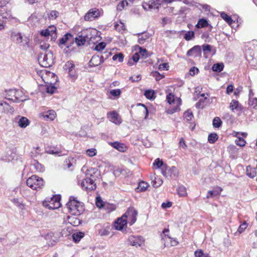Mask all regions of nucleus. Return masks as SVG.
I'll use <instances>...</instances> for the list:
<instances>
[{"instance_id":"9d476101","label":"nucleus","mask_w":257,"mask_h":257,"mask_svg":"<svg viewBox=\"0 0 257 257\" xmlns=\"http://www.w3.org/2000/svg\"><path fill=\"white\" fill-rule=\"evenodd\" d=\"M81 186L83 189L87 191H92L96 188V184L93 179L90 178L83 179L81 183Z\"/></svg>"},{"instance_id":"aec40b11","label":"nucleus","mask_w":257,"mask_h":257,"mask_svg":"<svg viewBox=\"0 0 257 257\" xmlns=\"http://www.w3.org/2000/svg\"><path fill=\"white\" fill-rule=\"evenodd\" d=\"M109 144L114 149L121 152H125L127 149L126 146L124 144L118 142H110Z\"/></svg>"},{"instance_id":"58836bf2","label":"nucleus","mask_w":257,"mask_h":257,"mask_svg":"<svg viewBox=\"0 0 257 257\" xmlns=\"http://www.w3.org/2000/svg\"><path fill=\"white\" fill-rule=\"evenodd\" d=\"M218 137L216 134L211 133L208 137V141L211 144L214 143L218 139Z\"/></svg>"},{"instance_id":"39448f33","label":"nucleus","mask_w":257,"mask_h":257,"mask_svg":"<svg viewBox=\"0 0 257 257\" xmlns=\"http://www.w3.org/2000/svg\"><path fill=\"white\" fill-rule=\"evenodd\" d=\"M60 198L59 196H54L50 198H47L43 202V205L46 208L54 210L58 208L60 206Z\"/></svg>"},{"instance_id":"393cba45","label":"nucleus","mask_w":257,"mask_h":257,"mask_svg":"<svg viewBox=\"0 0 257 257\" xmlns=\"http://www.w3.org/2000/svg\"><path fill=\"white\" fill-rule=\"evenodd\" d=\"M74 67L75 65L72 61L67 62L64 66V69L66 70H68L69 75L73 78L76 77V75H75L74 74L71 73V72L72 71V70L74 69Z\"/></svg>"},{"instance_id":"de8ad7c7","label":"nucleus","mask_w":257,"mask_h":257,"mask_svg":"<svg viewBox=\"0 0 257 257\" xmlns=\"http://www.w3.org/2000/svg\"><path fill=\"white\" fill-rule=\"evenodd\" d=\"M154 91L152 90H148L145 91L144 93L145 96L147 98L152 99L154 98Z\"/></svg>"},{"instance_id":"4be33fe9","label":"nucleus","mask_w":257,"mask_h":257,"mask_svg":"<svg viewBox=\"0 0 257 257\" xmlns=\"http://www.w3.org/2000/svg\"><path fill=\"white\" fill-rule=\"evenodd\" d=\"M11 38L13 41L18 44H21L24 46L25 44H23V36L20 33L12 32L11 34Z\"/></svg>"},{"instance_id":"49530a36","label":"nucleus","mask_w":257,"mask_h":257,"mask_svg":"<svg viewBox=\"0 0 257 257\" xmlns=\"http://www.w3.org/2000/svg\"><path fill=\"white\" fill-rule=\"evenodd\" d=\"M47 152L50 154L59 155L61 153L62 151L58 149L49 148L47 150Z\"/></svg>"},{"instance_id":"0eeeda50","label":"nucleus","mask_w":257,"mask_h":257,"mask_svg":"<svg viewBox=\"0 0 257 257\" xmlns=\"http://www.w3.org/2000/svg\"><path fill=\"white\" fill-rule=\"evenodd\" d=\"M21 93L22 92L21 91L16 89L6 90L5 94V98L15 102L22 101V99L19 98V96Z\"/></svg>"},{"instance_id":"09e8293b","label":"nucleus","mask_w":257,"mask_h":257,"mask_svg":"<svg viewBox=\"0 0 257 257\" xmlns=\"http://www.w3.org/2000/svg\"><path fill=\"white\" fill-rule=\"evenodd\" d=\"M127 5L128 2L127 0L121 1L117 6V10L120 11H122L124 9L125 6H127Z\"/></svg>"},{"instance_id":"4c0bfd02","label":"nucleus","mask_w":257,"mask_h":257,"mask_svg":"<svg viewBox=\"0 0 257 257\" xmlns=\"http://www.w3.org/2000/svg\"><path fill=\"white\" fill-rule=\"evenodd\" d=\"M67 219H68V221L69 223L73 225L74 226H76L77 225L80 221H79V220L75 218L74 217H73V216H67Z\"/></svg>"},{"instance_id":"7ed1b4c3","label":"nucleus","mask_w":257,"mask_h":257,"mask_svg":"<svg viewBox=\"0 0 257 257\" xmlns=\"http://www.w3.org/2000/svg\"><path fill=\"white\" fill-rule=\"evenodd\" d=\"M73 43L74 40L72 35L70 33H67L60 39L58 45L59 47L61 48H62L63 45H67L66 48L64 49V51L65 53H68V50H73L71 47Z\"/></svg>"},{"instance_id":"ea45409f","label":"nucleus","mask_w":257,"mask_h":257,"mask_svg":"<svg viewBox=\"0 0 257 257\" xmlns=\"http://www.w3.org/2000/svg\"><path fill=\"white\" fill-rule=\"evenodd\" d=\"M178 194L181 197H184L187 195L186 189L183 186H180L177 189Z\"/></svg>"},{"instance_id":"4468645a","label":"nucleus","mask_w":257,"mask_h":257,"mask_svg":"<svg viewBox=\"0 0 257 257\" xmlns=\"http://www.w3.org/2000/svg\"><path fill=\"white\" fill-rule=\"evenodd\" d=\"M169 231V229L167 228H165L163 230L162 234H161L162 240L165 241V240L168 239L170 241V243L172 246H175L178 244V242L175 239L173 240L172 238L169 236L168 234H167ZM164 244L165 246L166 245V241H165Z\"/></svg>"},{"instance_id":"a878e982","label":"nucleus","mask_w":257,"mask_h":257,"mask_svg":"<svg viewBox=\"0 0 257 257\" xmlns=\"http://www.w3.org/2000/svg\"><path fill=\"white\" fill-rule=\"evenodd\" d=\"M29 120L26 117H21L18 121V125L22 128L26 127L29 124Z\"/></svg>"},{"instance_id":"603ef678","label":"nucleus","mask_w":257,"mask_h":257,"mask_svg":"<svg viewBox=\"0 0 257 257\" xmlns=\"http://www.w3.org/2000/svg\"><path fill=\"white\" fill-rule=\"evenodd\" d=\"M121 90L119 89H112L110 91V94L115 97L118 98L121 94Z\"/></svg>"},{"instance_id":"f3484780","label":"nucleus","mask_w":257,"mask_h":257,"mask_svg":"<svg viewBox=\"0 0 257 257\" xmlns=\"http://www.w3.org/2000/svg\"><path fill=\"white\" fill-rule=\"evenodd\" d=\"M136 35L138 38V42L141 45L144 44L151 37V35L146 32L138 33Z\"/></svg>"},{"instance_id":"6e6552de","label":"nucleus","mask_w":257,"mask_h":257,"mask_svg":"<svg viewBox=\"0 0 257 257\" xmlns=\"http://www.w3.org/2000/svg\"><path fill=\"white\" fill-rule=\"evenodd\" d=\"M59 235L58 232H50L44 236V238L48 241L47 243L49 246H53L58 241Z\"/></svg>"},{"instance_id":"5fc2aeb1","label":"nucleus","mask_w":257,"mask_h":257,"mask_svg":"<svg viewBox=\"0 0 257 257\" xmlns=\"http://www.w3.org/2000/svg\"><path fill=\"white\" fill-rule=\"evenodd\" d=\"M106 46V44L104 42L99 43L95 46L94 50L97 51H100L104 49Z\"/></svg>"},{"instance_id":"1a4fd4ad","label":"nucleus","mask_w":257,"mask_h":257,"mask_svg":"<svg viewBox=\"0 0 257 257\" xmlns=\"http://www.w3.org/2000/svg\"><path fill=\"white\" fill-rule=\"evenodd\" d=\"M100 16V11L96 8L90 9L84 16V19L86 21H92Z\"/></svg>"},{"instance_id":"4d7b16f0","label":"nucleus","mask_w":257,"mask_h":257,"mask_svg":"<svg viewBox=\"0 0 257 257\" xmlns=\"http://www.w3.org/2000/svg\"><path fill=\"white\" fill-rule=\"evenodd\" d=\"M57 88L54 85H47L46 92L48 93L53 94L56 90Z\"/></svg>"},{"instance_id":"cd10ccee","label":"nucleus","mask_w":257,"mask_h":257,"mask_svg":"<svg viewBox=\"0 0 257 257\" xmlns=\"http://www.w3.org/2000/svg\"><path fill=\"white\" fill-rule=\"evenodd\" d=\"M209 25L207 21L204 19H200L198 21L197 24L195 25L196 28H202L207 27Z\"/></svg>"},{"instance_id":"c9c22d12","label":"nucleus","mask_w":257,"mask_h":257,"mask_svg":"<svg viewBox=\"0 0 257 257\" xmlns=\"http://www.w3.org/2000/svg\"><path fill=\"white\" fill-rule=\"evenodd\" d=\"M13 203L22 210L25 209V205L22 201H20L18 198H14L12 200Z\"/></svg>"},{"instance_id":"774afa93","label":"nucleus","mask_w":257,"mask_h":257,"mask_svg":"<svg viewBox=\"0 0 257 257\" xmlns=\"http://www.w3.org/2000/svg\"><path fill=\"white\" fill-rule=\"evenodd\" d=\"M199 69L197 67H193L190 69L189 73L190 75L194 76L197 73Z\"/></svg>"},{"instance_id":"a18cd8bd","label":"nucleus","mask_w":257,"mask_h":257,"mask_svg":"<svg viewBox=\"0 0 257 257\" xmlns=\"http://www.w3.org/2000/svg\"><path fill=\"white\" fill-rule=\"evenodd\" d=\"M222 124V121L219 117H215L213 120V126L215 128L219 127Z\"/></svg>"},{"instance_id":"a19ab883","label":"nucleus","mask_w":257,"mask_h":257,"mask_svg":"<svg viewBox=\"0 0 257 257\" xmlns=\"http://www.w3.org/2000/svg\"><path fill=\"white\" fill-rule=\"evenodd\" d=\"M48 30H49V32L50 34L51 35V36L52 38H56L57 37L56 34V28L54 26H51L47 28Z\"/></svg>"},{"instance_id":"9b49d317","label":"nucleus","mask_w":257,"mask_h":257,"mask_svg":"<svg viewBox=\"0 0 257 257\" xmlns=\"http://www.w3.org/2000/svg\"><path fill=\"white\" fill-rule=\"evenodd\" d=\"M128 241L131 245L137 247L141 246L144 240L141 236L131 235L128 238Z\"/></svg>"},{"instance_id":"69168bd1","label":"nucleus","mask_w":257,"mask_h":257,"mask_svg":"<svg viewBox=\"0 0 257 257\" xmlns=\"http://www.w3.org/2000/svg\"><path fill=\"white\" fill-rule=\"evenodd\" d=\"M166 99L170 104H172L174 101V95L172 93H169L167 95Z\"/></svg>"},{"instance_id":"423d86ee","label":"nucleus","mask_w":257,"mask_h":257,"mask_svg":"<svg viewBox=\"0 0 257 257\" xmlns=\"http://www.w3.org/2000/svg\"><path fill=\"white\" fill-rule=\"evenodd\" d=\"M137 211L134 208L130 207L128 208L127 210L122 216L123 217L126 219L127 222H128L130 225H132L137 220Z\"/></svg>"},{"instance_id":"bb28decb","label":"nucleus","mask_w":257,"mask_h":257,"mask_svg":"<svg viewBox=\"0 0 257 257\" xmlns=\"http://www.w3.org/2000/svg\"><path fill=\"white\" fill-rule=\"evenodd\" d=\"M256 169L255 168H251L250 166L246 167V175L250 178H253L256 175Z\"/></svg>"},{"instance_id":"052dcab7","label":"nucleus","mask_w":257,"mask_h":257,"mask_svg":"<svg viewBox=\"0 0 257 257\" xmlns=\"http://www.w3.org/2000/svg\"><path fill=\"white\" fill-rule=\"evenodd\" d=\"M235 144L240 147H243L245 145V140L241 138H238L237 140H235Z\"/></svg>"},{"instance_id":"20e7f679","label":"nucleus","mask_w":257,"mask_h":257,"mask_svg":"<svg viewBox=\"0 0 257 257\" xmlns=\"http://www.w3.org/2000/svg\"><path fill=\"white\" fill-rule=\"evenodd\" d=\"M27 185L33 190H38L44 186V182L42 178L36 175H33L27 180Z\"/></svg>"},{"instance_id":"f257e3e1","label":"nucleus","mask_w":257,"mask_h":257,"mask_svg":"<svg viewBox=\"0 0 257 257\" xmlns=\"http://www.w3.org/2000/svg\"><path fill=\"white\" fill-rule=\"evenodd\" d=\"M66 206L69 212L73 215H79L84 210L82 203L76 200L73 196L70 197Z\"/></svg>"},{"instance_id":"bf43d9fd","label":"nucleus","mask_w":257,"mask_h":257,"mask_svg":"<svg viewBox=\"0 0 257 257\" xmlns=\"http://www.w3.org/2000/svg\"><path fill=\"white\" fill-rule=\"evenodd\" d=\"M151 75L153 76V77H155L156 80L157 81H159V80H161L162 78H163L164 77L163 75L160 74L157 71L152 72L151 73Z\"/></svg>"},{"instance_id":"c85d7f7f","label":"nucleus","mask_w":257,"mask_h":257,"mask_svg":"<svg viewBox=\"0 0 257 257\" xmlns=\"http://www.w3.org/2000/svg\"><path fill=\"white\" fill-rule=\"evenodd\" d=\"M84 233L82 232H78L73 234L72 237L74 242H77L84 237Z\"/></svg>"},{"instance_id":"6e6d98bb","label":"nucleus","mask_w":257,"mask_h":257,"mask_svg":"<svg viewBox=\"0 0 257 257\" xmlns=\"http://www.w3.org/2000/svg\"><path fill=\"white\" fill-rule=\"evenodd\" d=\"M112 60L113 61L118 60L119 62H121L123 60V55L122 53L115 54L112 57Z\"/></svg>"},{"instance_id":"0e129e2a","label":"nucleus","mask_w":257,"mask_h":257,"mask_svg":"<svg viewBox=\"0 0 257 257\" xmlns=\"http://www.w3.org/2000/svg\"><path fill=\"white\" fill-rule=\"evenodd\" d=\"M139 54L140 55H141L142 56L145 57V58H147L148 57L147 54V51L146 49H143L142 47H139Z\"/></svg>"},{"instance_id":"8fccbe9b","label":"nucleus","mask_w":257,"mask_h":257,"mask_svg":"<svg viewBox=\"0 0 257 257\" xmlns=\"http://www.w3.org/2000/svg\"><path fill=\"white\" fill-rule=\"evenodd\" d=\"M221 18L224 20L228 24H231L232 22L231 18L228 16L226 13L223 12L221 13Z\"/></svg>"},{"instance_id":"f8f14e48","label":"nucleus","mask_w":257,"mask_h":257,"mask_svg":"<svg viewBox=\"0 0 257 257\" xmlns=\"http://www.w3.org/2000/svg\"><path fill=\"white\" fill-rule=\"evenodd\" d=\"M160 4L154 0H150L148 2H144L142 4L143 8L146 11H152L158 9Z\"/></svg>"},{"instance_id":"473e14b6","label":"nucleus","mask_w":257,"mask_h":257,"mask_svg":"<svg viewBox=\"0 0 257 257\" xmlns=\"http://www.w3.org/2000/svg\"><path fill=\"white\" fill-rule=\"evenodd\" d=\"M74 162V160L73 158H68L65 160L64 165L68 169L72 170L71 167L73 166Z\"/></svg>"},{"instance_id":"412c9836","label":"nucleus","mask_w":257,"mask_h":257,"mask_svg":"<svg viewBox=\"0 0 257 257\" xmlns=\"http://www.w3.org/2000/svg\"><path fill=\"white\" fill-rule=\"evenodd\" d=\"M31 169L35 170L37 172H42L45 170L44 167L35 160L31 163Z\"/></svg>"},{"instance_id":"dca6fc26","label":"nucleus","mask_w":257,"mask_h":257,"mask_svg":"<svg viewBox=\"0 0 257 257\" xmlns=\"http://www.w3.org/2000/svg\"><path fill=\"white\" fill-rule=\"evenodd\" d=\"M107 115L109 120L113 123L116 124L121 123V119L119 118L118 113L115 111L108 112Z\"/></svg>"},{"instance_id":"72a5a7b5","label":"nucleus","mask_w":257,"mask_h":257,"mask_svg":"<svg viewBox=\"0 0 257 257\" xmlns=\"http://www.w3.org/2000/svg\"><path fill=\"white\" fill-rule=\"evenodd\" d=\"M86 42V39L84 37L80 36L75 38V42L78 46L83 45Z\"/></svg>"},{"instance_id":"37998d69","label":"nucleus","mask_w":257,"mask_h":257,"mask_svg":"<svg viewBox=\"0 0 257 257\" xmlns=\"http://www.w3.org/2000/svg\"><path fill=\"white\" fill-rule=\"evenodd\" d=\"M109 227L102 228L99 230L98 234L100 236L107 235L109 233Z\"/></svg>"},{"instance_id":"c03bdc74","label":"nucleus","mask_w":257,"mask_h":257,"mask_svg":"<svg viewBox=\"0 0 257 257\" xmlns=\"http://www.w3.org/2000/svg\"><path fill=\"white\" fill-rule=\"evenodd\" d=\"M148 187L147 183L142 181L139 184L138 189L139 191H145Z\"/></svg>"},{"instance_id":"338daca9","label":"nucleus","mask_w":257,"mask_h":257,"mask_svg":"<svg viewBox=\"0 0 257 257\" xmlns=\"http://www.w3.org/2000/svg\"><path fill=\"white\" fill-rule=\"evenodd\" d=\"M204 255H205L203 250L201 249H198L196 250L194 252V255L195 257H202L204 256Z\"/></svg>"},{"instance_id":"e2e57ef3","label":"nucleus","mask_w":257,"mask_h":257,"mask_svg":"<svg viewBox=\"0 0 257 257\" xmlns=\"http://www.w3.org/2000/svg\"><path fill=\"white\" fill-rule=\"evenodd\" d=\"M86 154L89 157H93L96 154V150L95 149H90L86 151Z\"/></svg>"},{"instance_id":"a211bd4d","label":"nucleus","mask_w":257,"mask_h":257,"mask_svg":"<svg viewBox=\"0 0 257 257\" xmlns=\"http://www.w3.org/2000/svg\"><path fill=\"white\" fill-rule=\"evenodd\" d=\"M127 221L123 216L120 218H119L115 222L114 227L116 229L118 230H121L126 225Z\"/></svg>"},{"instance_id":"f03ea898","label":"nucleus","mask_w":257,"mask_h":257,"mask_svg":"<svg viewBox=\"0 0 257 257\" xmlns=\"http://www.w3.org/2000/svg\"><path fill=\"white\" fill-rule=\"evenodd\" d=\"M53 55L51 51H47L44 53H41L38 56V61L43 67L48 68L53 64Z\"/></svg>"},{"instance_id":"e433bc0d","label":"nucleus","mask_w":257,"mask_h":257,"mask_svg":"<svg viewBox=\"0 0 257 257\" xmlns=\"http://www.w3.org/2000/svg\"><path fill=\"white\" fill-rule=\"evenodd\" d=\"M195 37V33H194V32L193 31H188L187 32L185 35H184V38L186 40V41H190L191 40H192L193 39H194Z\"/></svg>"},{"instance_id":"6ab92c4d","label":"nucleus","mask_w":257,"mask_h":257,"mask_svg":"<svg viewBox=\"0 0 257 257\" xmlns=\"http://www.w3.org/2000/svg\"><path fill=\"white\" fill-rule=\"evenodd\" d=\"M13 111V108L6 101L0 100V112L6 113Z\"/></svg>"},{"instance_id":"2eb2a0df","label":"nucleus","mask_w":257,"mask_h":257,"mask_svg":"<svg viewBox=\"0 0 257 257\" xmlns=\"http://www.w3.org/2000/svg\"><path fill=\"white\" fill-rule=\"evenodd\" d=\"M41 117L45 120H53L56 116V113L53 110H49L48 111L41 113Z\"/></svg>"},{"instance_id":"f704fd0d","label":"nucleus","mask_w":257,"mask_h":257,"mask_svg":"<svg viewBox=\"0 0 257 257\" xmlns=\"http://www.w3.org/2000/svg\"><path fill=\"white\" fill-rule=\"evenodd\" d=\"M248 104L252 108L257 109V98L248 99Z\"/></svg>"},{"instance_id":"13d9d810","label":"nucleus","mask_w":257,"mask_h":257,"mask_svg":"<svg viewBox=\"0 0 257 257\" xmlns=\"http://www.w3.org/2000/svg\"><path fill=\"white\" fill-rule=\"evenodd\" d=\"M202 47L205 54H208L211 51V46L210 45L204 44Z\"/></svg>"},{"instance_id":"ddd939ff","label":"nucleus","mask_w":257,"mask_h":257,"mask_svg":"<svg viewBox=\"0 0 257 257\" xmlns=\"http://www.w3.org/2000/svg\"><path fill=\"white\" fill-rule=\"evenodd\" d=\"M103 62L104 59L102 56L93 55L89 62V65L90 67H95L99 65Z\"/></svg>"},{"instance_id":"b1692460","label":"nucleus","mask_w":257,"mask_h":257,"mask_svg":"<svg viewBox=\"0 0 257 257\" xmlns=\"http://www.w3.org/2000/svg\"><path fill=\"white\" fill-rule=\"evenodd\" d=\"M201 53V47L199 45L194 46L193 48L188 50L187 52V55L188 56H192L195 54L196 56L200 55Z\"/></svg>"},{"instance_id":"3c124183","label":"nucleus","mask_w":257,"mask_h":257,"mask_svg":"<svg viewBox=\"0 0 257 257\" xmlns=\"http://www.w3.org/2000/svg\"><path fill=\"white\" fill-rule=\"evenodd\" d=\"M163 183V181L160 178H155L154 181H153V186L157 188L160 186Z\"/></svg>"},{"instance_id":"7c9ffc66","label":"nucleus","mask_w":257,"mask_h":257,"mask_svg":"<svg viewBox=\"0 0 257 257\" xmlns=\"http://www.w3.org/2000/svg\"><path fill=\"white\" fill-rule=\"evenodd\" d=\"M224 65L223 63H216L212 67V70L214 72H220L223 70Z\"/></svg>"},{"instance_id":"2f4dec72","label":"nucleus","mask_w":257,"mask_h":257,"mask_svg":"<svg viewBox=\"0 0 257 257\" xmlns=\"http://www.w3.org/2000/svg\"><path fill=\"white\" fill-rule=\"evenodd\" d=\"M222 191V189L218 188L217 190L209 191L207 195V198L212 197L213 196L219 195Z\"/></svg>"},{"instance_id":"864d4df0","label":"nucleus","mask_w":257,"mask_h":257,"mask_svg":"<svg viewBox=\"0 0 257 257\" xmlns=\"http://www.w3.org/2000/svg\"><path fill=\"white\" fill-rule=\"evenodd\" d=\"M41 154L40 148L39 147L34 149V150L31 152V156L33 157H37L38 156Z\"/></svg>"},{"instance_id":"5701e85b","label":"nucleus","mask_w":257,"mask_h":257,"mask_svg":"<svg viewBox=\"0 0 257 257\" xmlns=\"http://www.w3.org/2000/svg\"><path fill=\"white\" fill-rule=\"evenodd\" d=\"M229 108L232 111L234 110L241 112L243 107L241 105L239 104L238 101L236 100H232L229 104Z\"/></svg>"},{"instance_id":"680f3d73","label":"nucleus","mask_w":257,"mask_h":257,"mask_svg":"<svg viewBox=\"0 0 257 257\" xmlns=\"http://www.w3.org/2000/svg\"><path fill=\"white\" fill-rule=\"evenodd\" d=\"M247 226V224L245 221V222H243L240 225V226H239V227L238 228L237 231H238V232L239 233H241L246 228Z\"/></svg>"},{"instance_id":"79ce46f5","label":"nucleus","mask_w":257,"mask_h":257,"mask_svg":"<svg viewBox=\"0 0 257 257\" xmlns=\"http://www.w3.org/2000/svg\"><path fill=\"white\" fill-rule=\"evenodd\" d=\"M114 28L118 32H121L125 29L124 25L121 21L116 23L114 25Z\"/></svg>"},{"instance_id":"c756f323","label":"nucleus","mask_w":257,"mask_h":257,"mask_svg":"<svg viewBox=\"0 0 257 257\" xmlns=\"http://www.w3.org/2000/svg\"><path fill=\"white\" fill-rule=\"evenodd\" d=\"M184 119L188 122H190V121L192 120L194 116L193 113L190 110H187L183 114Z\"/></svg>"}]
</instances>
